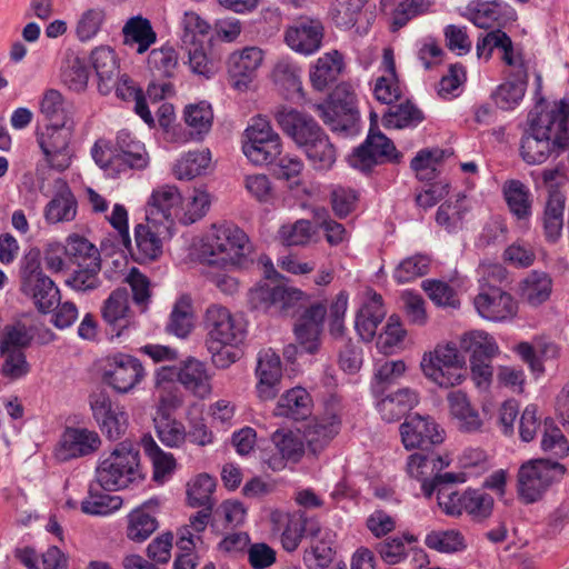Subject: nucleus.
I'll return each instance as SVG.
<instances>
[{
  "label": "nucleus",
  "mask_w": 569,
  "mask_h": 569,
  "mask_svg": "<svg viewBox=\"0 0 569 569\" xmlns=\"http://www.w3.org/2000/svg\"><path fill=\"white\" fill-rule=\"evenodd\" d=\"M72 129L69 126H46L38 133V143L48 164L58 170L68 169L72 160L70 142Z\"/></svg>",
  "instance_id": "obj_12"
},
{
  "label": "nucleus",
  "mask_w": 569,
  "mask_h": 569,
  "mask_svg": "<svg viewBox=\"0 0 569 569\" xmlns=\"http://www.w3.org/2000/svg\"><path fill=\"white\" fill-rule=\"evenodd\" d=\"M64 253L73 264L101 262L100 252L97 247L84 237L72 233L66 239Z\"/></svg>",
  "instance_id": "obj_49"
},
{
  "label": "nucleus",
  "mask_w": 569,
  "mask_h": 569,
  "mask_svg": "<svg viewBox=\"0 0 569 569\" xmlns=\"http://www.w3.org/2000/svg\"><path fill=\"white\" fill-rule=\"evenodd\" d=\"M101 446L99 435L86 428H67L62 433L56 457L61 461L91 455Z\"/></svg>",
  "instance_id": "obj_19"
},
{
  "label": "nucleus",
  "mask_w": 569,
  "mask_h": 569,
  "mask_svg": "<svg viewBox=\"0 0 569 569\" xmlns=\"http://www.w3.org/2000/svg\"><path fill=\"white\" fill-rule=\"evenodd\" d=\"M177 371L180 385L194 397L206 399L212 393L211 375L204 362L188 358Z\"/></svg>",
  "instance_id": "obj_24"
},
{
  "label": "nucleus",
  "mask_w": 569,
  "mask_h": 569,
  "mask_svg": "<svg viewBox=\"0 0 569 569\" xmlns=\"http://www.w3.org/2000/svg\"><path fill=\"white\" fill-rule=\"evenodd\" d=\"M272 442L280 456H273L268 459V465L272 470H281L286 461H298L303 455V445L301 440L291 431L277 430L272 435Z\"/></svg>",
  "instance_id": "obj_34"
},
{
  "label": "nucleus",
  "mask_w": 569,
  "mask_h": 569,
  "mask_svg": "<svg viewBox=\"0 0 569 569\" xmlns=\"http://www.w3.org/2000/svg\"><path fill=\"white\" fill-rule=\"evenodd\" d=\"M116 150L119 157L132 169H143L148 166L149 157L144 146L123 129L117 133Z\"/></svg>",
  "instance_id": "obj_43"
},
{
  "label": "nucleus",
  "mask_w": 569,
  "mask_h": 569,
  "mask_svg": "<svg viewBox=\"0 0 569 569\" xmlns=\"http://www.w3.org/2000/svg\"><path fill=\"white\" fill-rule=\"evenodd\" d=\"M340 426V415L333 411H328L321 418L310 421L305 430L309 449L313 453L322 450L338 435Z\"/></svg>",
  "instance_id": "obj_27"
},
{
  "label": "nucleus",
  "mask_w": 569,
  "mask_h": 569,
  "mask_svg": "<svg viewBox=\"0 0 569 569\" xmlns=\"http://www.w3.org/2000/svg\"><path fill=\"white\" fill-rule=\"evenodd\" d=\"M272 530L281 532V543L284 550L295 551L303 535V521L288 512L276 509L270 512Z\"/></svg>",
  "instance_id": "obj_33"
},
{
  "label": "nucleus",
  "mask_w": 569,
  "mask_h": 569,
  "mask_svg": "<svg viewBox=\"0 0 569 569\" xmlns=\"http://www.w3.org/2000/svg\"><path fill=\"white\" fill-rule=\"evenodd\" d=\"M468 211L466 196L459 194L455 202L448 201L438 208L436 221L448 231H453L462 227L465 214Z\"/></svg>",
  "instance_id": "obj_60"
},
{
  "label": "nucleus",
  "mask_w": 569,
  "mask_h": 569,
  "mask_svg": "<svg viewBox=\"0 0 569 569\" xmlns=\"http://www.w3.org/2000/svg\"><path fill=\"white\" fill-rule=\"evenodd\" d=\"M141 445L152 461L153 480L158 483H163L176 467L173 456L171 453L163 452L149 435L142 437Z\"/></svg>",
  "instance_id": "obj_50"
},
{
  "label": "nucleus",
  "mask_w": 569,
  "mask_h": 569,
  "mask_svg": "<svg viewBox=\"0 0 569 569\" xmlns=\"http://www.w3.org/2000/svg\"><path fill=\"white\" fill-rule=\"evenodd\" d=\"M503 7L508 6L501 0L471 1L467 10L475 26L489 29L499 20Z\"/></svg>",
  "instance_id": "obj_56"
},
{
  "label": "nucleus",
  "mask_w": 569,
  "mask_h": 569,
  "mask_svg": "<svg viewBox=\"0 0 569 569\" xmlns=\"http://www.w3.org/2000/svg\"><path fill=\"white\" fill-rule=\"evenodd\" d=\"M400 157L389 138L379 131L370 130L366 141L349 157V163L366 172L385 159L398 162Z\"/></svg>",
  "instance_id": "obj_15"
},
{
  "label": "nucleus",
  "mask_w": 569,
  "mask_h": 569,
  "mask_svg": "<svg viewBox=\"0 0 569 569\" xmlns=\"http://www.w3.org/2000/svg\"><path fill=\"white\" fill-rule=\"evenodd\" d=\"M423 119L422 112L407 101L389 109L382 117V123L386 128L402 129L417 126Z\"/></svg>",
  "instance_id": "obj_59"
},
{
  "label": "nucleus",
  "mask_w": 569,
  "mask_h": 569,
  "mask_svg": "<svg viewBox=\"0 0 569 569\" xmlns=\"http://www.w3.org/2000/svg\"><path fill=\"white\" fill-rule=\"evenodd\" d=\"M92 417L101 432L110 440L120 439L128 428L124 407L114 402L108 392L94 391L89 396Z\"/></svg>",
  "instance_id": "obj_10"
},
{
  "label": "nucleus",
  "mask_w": 569,
  "mask_h": 569,
  "mask_svg": "<svg viewBox=\"0 0 569 569\" xmlns=\"http://www.w3.org/2000/svg\"><path fill=\"white\" fill-rule=\"evenodd\" d=\"M33 339L32 331L20 320L8 323L0 335V350H22Z\"/></svg>",
  "instance_id": "obj_64"
},
{
  "label": "nucleus",
  "mask_w": 569,
  "mask_h": 569,
  "mask_svg": "<svg viewBox=\"0 0 569 569\" xmlns=\"http://www.w3.org/2000/svg\"><path fill=\"white\" fill-rule=\"evenodd\" d=\"M425 545L430 549L446 553L461 551L467 547L462 533L455 529L429 532L425 538Z\"/></svg>",
  "instance_id": "obj_61"
},
{
  "label": "nucleus",
  "mask_w": 569,
  "mask_h": 569,
  "mask_svg": "<svg viewBox=\"0 0 569 569\" xmlns=\"http://www.w3.org/2000/svg\"><path fill=\"white\" fill-rule=\"evenodd\" d=\"M423 376L440 388L461 385L467 378L466 358L453 342L438 343L422 355Z\"/></svg>",
  "instance_id": "obj_3"
},
{
  "label": "nucleus",
  "mask_w": 569,
  "mask_h": 569,
  "mask_svg": "<svg viewBox=\"0 0 569 569\" xmlns=\"http://www.w3.org/2000/svg\"><path fill=\"white\" fill-rule=\"evenodd\" d=\"M367 0H332L330 17L340 29H351L358 22Z\"/></svg>",
  "instance_id": "obj_54"
},
{
  "label": "nucleus",
  "mask_w": 569,
  "mask_h": 569,
  "mask_svg": "<svg viewBox=\"0 0 569 569\" xmlns=\"http://www.w3.org/2000/svg\"><path fill=\"white\" fill-rule=\"evenodd\" d=\"M566 472L563 465L549 459H533L521 465L518 471V493L526 503H532Z\"/></svg>",
  "instance_id": "obj_6"
},
{
  "label": "nucleus",
  "mask_w": 569,
  "mask_h": 569,
  "mask_svg": "<svg viewBox=\"0 0 569 569\" xmlns=\"http://www.w3.org/2000/svg\"><path fill=\"white\" fill-rule=\"evenodd\" d=\"M182 197L176 186L166 184L153 190L148 201V216L150 221L161 217L166 220H179L181 213Z\"/></svg>",
  "instance_id": "obj_26"
},
{
  "label": "nucleus",
  "mask_w": 569,
  "mask_h": 569,
  "mask_svg": "<svg viewBox=\"0 0 569 569\" xmlns=\"http://www.w3.org/2000/svg\"><path fill=\"white\" fill-rule=\"evenodd\" d=\"M256 375L259 379L257 383L258 397L264 401L273 399L279 391V383L282 377L279 356L271 349L260 351Z\"/></svg>",
  "instance_id": "obj_22"
},
{
  "label": "nucleus",
  "mask_w": 569,
  "mask_h": 569,
  "mask_svg": "<svg viewBox=\"0 0 569 569\" xmlns=\"http://www.w3.org/2000/svg\"><path fill=\"white\" fill-rule=\"evenodd\" d=\"M77 214V201L70 188L62 183L44 209V218L49 223L72 221Z\"/></svg>",
  "instance_id": "obj_39"
},
{
  "label": "nucleus",
  "mask_w": 569,
  "mask_h": 569,
  "mask_svg": "<svg viewBox=\"0 0 569 569\" xmlns=\"http://www.w3.org/2000/svg\"><path fill=\"white\" fill-rule=\"evenodd\" d=\"M563 151V149H557L552 140L540 138L529 129L521 138L520 154L528 164H541L551 156H558Z\"/></svg>",
  "instance_id": "obj_36"
},
{
  "label": "nucleus",
  "mask_w": 569,
  "mask_h": 569,
  "mask_svg": "<svg viewBox=\"0 0 569 569\" xmlns=\"http://www.w3.org/2000/svg\"><path fill=\"white\" fill-rule=\"evenodd\" d=\"M450 412L458 420L459 429L466 432L479 431L482 420L478 411L471 406L467 395L460 390L452 391L447 397Z\"/></svg>",
  "instance_id": "obj_37"
},
{
  "label": "nucleus",
  "mask_w": 569,
  "mask_h": 569,
  "mask_svg": "<svg viewBox=\"0 0 569 569\" xmlns=\"http://www.w3.org/2000/svg\"><path fill=\"white\" fill-rule=\"evenodd\" d=\"M179 67V56L171 46L152 49L147 57V68L154 78H172Z\"/></svg>",
  "instance_id": "obj_45"
},
{
  "label": "nucleus",
  "mask_w": 569,
  "mask_h": 569,
  "mask_svg": "<svg viewBox=\"0 0 569 569\" xmlns=\"http://www.w3.org/2000/svg\"><path fill=\"white\" fill-rule=\"evenodd\" d=\"M419 403V393L410 388H401L382 398L378 405L381 418L395 422L405 417Z\"/></svg>",
  "instance_id": "obj_30"
},
{
  "label": "nucleus",
  "mask_w": 569,
  "mask_h": 569,
  "mask_svg": "<svg viewBox=\"0 0 569 569\" xmlns=\"http://www.w3.org/2000/svg\"><path fill=\"white\" fill-rule=\"evenodd\" d=\"M303 297L300 289L283 283H264L250 291V300L256 308L273 309L281 313L289 312Z\"/></svg>",
  "instance_id": "obj_17"
},
{
  "label": "nucleus",
  "mask_w": 569,
  "mask_h": 569,
  "mask_svg": "<svg viewBox=\"0 0 569 569\" xmlns=\"http://www.w3.org/2000/svg\"><path fill=\"white\" fill-rule=\"evenodd\" d=\"M177 367L162 366L154 372V391L158 397L157 411L172 412L183 403Z\"/></svg>",
  "instance_id": "obj_20"
},
{
  "label": "nucleus",
  "mask_w": 569,
  "mask_h": 569,
  "mask_svg": "<svg viewBox=\"0 0 569 569\" xmlns=\"http://www.w3.org/2000/svg\"><path fill=\"white\" fill-rule=\"evenodd\" d=\"M210 160L209 150L190 151L177 160L172 172L178 180H191L204 172Z\"/></svg>",
  "instance_id": "obj_51"
},
{
  "label": "nucleus",
  "mask_w": 569,
  "mask_h": 569,
  "mask_svg": "<svg viewBox=\"0 0 569 569\" xmlns=\"http://www.w3.org/2000/svg\"><path fill=\"white\" fill-rule=\"evenodd\" d=\"M263 61V52L257 47H247L232 52L227 61L228 73L237 90H246L254 79Z\"/></svg>",
  "instance_id": "obj_18"
},
{
  "label": "nucleus",
  "mask_w": 569,
  "mask_h": 569,
  "mask_svg": "<svg viewBox=\"0 0 569 569\" xmlns=\"http://www.w3.org/2000/svg\"><path fill=\"white\" fill-rule=\"evenodd\" d=\"M122 505L119 496L106 493L91 487L88 497L81 502V510L87 515L107 516L118 510Z\"/></svg>",
  "instance_id": "obj_57"
},
{
  "label": "nucleus",
  "mask_w": 569,
  "mask_h": 569,
  "mask_svg": "<svg viewBox=\"0 0 569 569\" xmlns=\"http://www.w3.org/2000/svg\"><path fill=\"white\" fill-rule=\"evenodd\" d=\"M563 210L565 198L559 193L551 194L545 206L542 214L545 238L551 243L557 242L562 234Z\"/></svg>",
  "instance_id": "obj_46"
},
{
  "label": "nucleus",
  "mask_w": 569,
  "mask_h": 569,
  "mask_svg": "<svg viewBox=\"0 0 569 569\" xmlns=\"http://www.w3.org/2000/svg\"><path fill=\"white\" fill-rule=\"evenodd\" d=\"M251 253L248 236L237 226L222 223L213 226L201 246L202 262L222 269L244 264Z\"/></svg>",
  "instance_id": "obj_2"
},
{
  "label": "nucleus",
  "mask_w": 569,
  "mask_h": 569,
  "mask_svg": "<svg viewBox=\"0 0 569 569\" xmlns=\"http://www.w3.org/2000/svg\"><path fill=\"white\" fill-rule=\"evenodd\" d=\"M134 249L129 246L132 257L140 263H147L160 258L163 252V242L158 232L148 222L134 228Z\"/></svg>",
  "instance_id": "obj_29"
},
{
  "label": "nucleus",
  "mask_w": 569,
  "mask_h": 569,
  "mask_svg": "<svg viewBox=\"0 0 569 569\" xmlns=\"http://www.w3.org/2000/svg\"><path fill=\"white\" fill-rule=\"evenodd\" d=\"M204 327L207 330L206 343H228L231 347H238L247 335L243 320L219 305L210 306L207 309Z\"/></svg>",
  "instance_id": "obj_9"
},
{
  "label": "nucleus",
  "mask_w": 569,
  "mask_h": 569,
  "mask_svg": "<svg viewBox=\"0 0 569 569\" xmlns=\"http://www.w3.org/2000/svg\"><path fill=\"white\" fill-rule=\"evenodd\" d=\"M272 116L282 132L302 149L315 169L328 170L333 166L336 148L312 116L284 104L276 107Z\"/></svg>",
  "instance_id": "obj_1"
},
{
  "label": "nucleus",
  "mask_w": 569,
  "mask_h": 569,
  "mask_svg": "<svg viewBox=\"0 0 569 569\" xmlns=\"http://www.w3.org/2000/svg\"><path fill=\"white\" fill-rule=\"evenodd\" d=\"M139 477V450L128 440L118 443L96 469V480L104 490L126 488Z\"/></svg>",
  "instance_id": "obj_4"
},
{
  "label": "nucleus",
  "mask_w": 569,
  "mask_h": 569,
  "mask_svg": "<svg viewBox=\"0 0 569 569\" xmlns=\"http://www.w3.org/2000/svg\"><path fill=\"white\" fill-rule=\"evenodd\" d=\"M90 62L98 78L99 92L109 94L120 73L116 52L108 46L97 47L91 51Z\"/></svg>",
  "instance_id": "obj_25"
},
{
  "label": "nucleus",
  "mask_w": 569,
  "mask_h": 569,
  "mask_svg": "<svg viewBox=\"0 0 569 569\" xmlns=\"http://www.w3.org/2000/svg\"><path fill=\"white\" fill-rule=\"evenodd\" d=\"M332 104H318L317 110L320 112V117L326 124L331 126L333 130L346 129V126L336 124L335 116L338 114L339 110H342L351 119H353L356 96L347 83L338 84L332 94Z\"/></svg>",
  "instance_id": "obj_31"
},
{
  "label": "nucleus",
  "mask_w": 569,
  "mask_h": 569,
  "mask_svg": "<svg viewBox=\"0 0 569 569\" xmlns=\"http://www.w3.org/2000/svg\"><path fill=\"white\" fill-rule=\"evenodd\" d=\"M401 441L406 449H430L443 441V430L429 416L407 417L400 426Z\"/></svg>",
  "instance_id": "obj_16"
},
{
  "label": "nucleus",
  "mask_w": 569,
  "mask_h": 569,
  "mask_svg": "<svg viewBox=\"0 0 569 569\" xmlns=\"http://www.w3.org/2000/svg\"><path fill=\"white\" fill-rule=\"evenodd\" d=\"M446 466L448 462L435 452H416L409 456L406 470L410 478L421 482L423 495L430 498L439 485L453 482L456 479L453 473L440 475Z\"/></svg>",
  "instance_id": "obj_11"
},
{
  "label": "nucleus",
  "mask_w": 569,
  "mask_h": 569,
  "mask_svg": "<svg viewBox=\"0 0 569 569\" xmlns=\"http://www.w3.org/2000/svg\"><path fill=\"white\" fill-rule=\"evenodd\" d=\"M529 130L540 138L552 140L557 149L569 148V97L556 102L551 109L531 113Z\"/></svg>",
  "instance_id": "obj_8"
},
{
  "label": "nucleus",
  "mask_w": 569,
  "mask_h": 569,
  "mask_svg": "<svg viewBox=\"0 0 569 569\" xmlns=\"http://www.w3.org/2000/svg\"><path fill=\"white\" fill-rule=\"evenodd\" d=\"M103 321L113 328H127L133 323L129 293L126 288L114 289L101 306Z\"/></svg>",
  "instance_id": "obj_28"
},
{
  "label": "nucleus",
  "mask_w": 569,
  "mask_h": 569,
  "mask_svg": "<svg viewBox=\"0 0 569 569\" xmlns=\"http://www.w3.org/2000/svg\"><path fill=\"white\" fill-rule=\"evenodd\" d=\"M154 428L160 441L167 447H180L187 437L182 422L171 417V412H156Z\"/></svg>",
  "instance_id": "obj_48"
},
{
  "label": "nucleus",
  "mask_w": 569,
  "mask_h": 569,
  "mask_svg": "<svg viewBox=\"0 0 569 569\" xmlns=\"http://www.w3.org/2000/svg\"><path fill=\"white\" fill-rule=\"evenodd\" d=\"M274 413L295 420L307 418L311 413L310 395L299 387L287 391L280 397Z\"/></svg>",
  "instance_id": "obj_41"
},
{
  "label": "nucleus",
  "mask_w": 569,
  "mask_h": 569,
  "mask_svg": "<svg viewBox=\"0 0 569 569\" xmlns=\"http://www.w3.org/2000/svg\"><path fill=\"white\" fill-rule=\"evenodd\" d=\"M214 488L216 481L208 473L196 476L187 485L188 505L193 508L213 507L212 493Z\"/></svg>",
  "instance_id": "obj_52"
},
{
  "label": "nucleus",
  "mask_w": 569,
  "mask_h": 569,
  "mask_svg": "<svg viewBox=\"0 0 569 569\" xmlns=\"http://www.w3.org/2000/svg\"><path fill=\"white\" fill-rule=\"evenodd\" d=\"M502 191L510 212L519 220L528 219L532 206L529 188L519 180H509Z\"/></svg>",
  "instance_id": "obj_44"
},
{
  "label": "nucleus",
  "mask_w": 569,
  "mask_h": 569,
  "mask_svg": "<svg viewBox=\"0 0 569 569\" xmlns=\"http://www.w3.org/2000/svg\"><path fill=\"white\" fill-rule=\"evenodd\" d=\"M40 112L50 122L48 126H67L72 118V104L58 90L49 89L41 99Z\"/></svg>",
  "instance_id": "obj_40"
},
{
  "label": "nucleus",
  "mask_w": 569,
  "mask_h": 569,
  "mask_svg": "<svg viewBox=\"0 0 569 569\" xmlns=\"http://www.w3.org/2000/svg\"><path fill=\"white\" fill-rule=\"evenodd\" d=\"M123 44L137 46V53L143 54L156 43L157 33L151 22L142 17L129 18L122 27Z\"/></svg>",
  "instance_id": "obj_32"
},
{
  "label": "nucleus",
  "mask_w": 569,
  "mask_h": 569,
  "mask_svg": "<svg viewBox=\"0 0 569 569\" xmlns=\"http://www.w3.org/2000/svg\"><path fill=\"white\" fill-rule=\"evenodd\" d=\"M541 449L555 458H563L569 452V442L552 419H546L542 423Z\"/></svg>",
  "instance_id": "obj_58"
},
{
  "label": "nucleus",
  "mask_w": 569,
  "mask_h": 569,
  "mask_svg": "<svg viewBox=\"0 0 569 569\" xmlns=\"http://www.w3.org/2000/svg\"><path fill=\"white\" fill-rule=\"evenodd\" d=\"M157 528V519L147 513L142 508L134 509L128 516L127 537L132 541H144Z\"/></svg>",
  "instance_id": "obj_62"
},
{
  "label": "nucleus",
  "mask_w": 569,
  "mask_h": 569,
  "mask_svg": "<svg viewBox=\"0 0 569 569\" xmlns=\"http://www.w3.org/2000/svg\"><path fill=\"white\" fill-rule=\"evenodd\" d=\"M323 26L316 19H301L290 26L284 33L286 43L302 54H312L322 42Z\"/></svg>",
  "instance_id": "obj_21"
},
{
  "label": "nucleus",
  "mask_w": 569,
  "mask_h": 569,
  "mask_svg": "<svg viewBox=\"0 0 569 569\" xmlns=\"http://www.w3.org/2000/svg\"><path fill=\"white\" fill-rule=\"evenodd\" d=\"M193 327V311L191 299L188 297L179 298L171 311L167 331L179 338L187 337Z\"/></svg>",
  "instance_id": "obj_53"
},
{
  "label": "nucleus",
  "mask_w": 569,
  "mask_h": 569,
  "mask_svg": "<svg viewBox=\"0 0 569 569\" xmlns=\"http://www.w3.org/2000/svg\"><path fill=\"white\" fill-rule=\"evenodd\" d=\"M342 67V56L337 50L323 54L317 60L310 72L312 87L318 91L325 90L337 80Z\"/></svg>",
  "instance_id": "obj_38"
},
{
  "label": "nucleus",
  "mask_w": 569,
  "mask_h": 569,
  "mask_svg": "<svg viewBox=\"0 0 569 569\" xmlns=\"http://www.w3.org/2000/svg\"><path fill=\"white\" fill-rule=\"evenodd\" d=\"M473 305L477 312L490 321H505L517 313V303L511 295L492 283L480 284Z\"/></svg>",
  "instance_id": "obj_14"
},
{
  "label": "nucleus",
  "mask_w": 569,
  "mask_h": 569,
  "mask_svg": "<svg viewBox=\"0 0 569 569\" xmlns=\"http://www.w3.org/2000/svg\"><path fill=\"white\" fill-rule=\"evenodd\" d=\"M146 370L139 359L127 353H116L107 359L106 382L119 393H128L139 385Z\"/></svg>",
  "instance_id": "obj_13"
},
{
  "label": "nucleus",
  "mask_w": 569,
  "mask_h": 569,
  "mask_svg": "<svg viewBox=\"0 0 569 569\" xmlns=\"http://www.w3.org/2000/svg\"><path fill=\"white\" fill-rule=\"evenodd\" d=\"M61 81L74 92L84 91L89 81L84 59L74 52L67 53L61 68Z\"/></svg>",
  "instance_id": "obj_47"
},
{
  "label": "nucleus",
  "mask_w": 569,
  "mask_h": 569,
  "mask_svg": "<svg viewBox=\"0 0 569 569\" xmlns=\"http://www.w3.org/2000/svg\"><path fill=\"white\" fill-rule=\"evenodd\" d=\"M20 278L21 292L32 299L40 312L47 313L58 305L60 291L54 282L43 273L38 252L30 251L24 257Z\"/></svg>",
  "instance_id": "obj_5"
},
{
  "label": "nucleus",
  "mask_w": 569,
  "mask_h": 569,
  "mask_svg": "<svg viewBox=\"0 0 569 569\" xmlns=\"http://www.w3.org/2000/svg\"><path fill=\"white\" fill-rule=\"evenodd\" d=\"M366 295L367 299L356 315L355 328L363 341L370 342L387 312L379 293L369 290Z\"/></svg>",
  "instance_id": "obj_23"
},
{
  "label": "nucleus",
  "mask_w": 569,
  "mask_h": 569,
  "mask_svg": "<svg viewBox=\"0 0 569 569\" xmlns=\"http://www.w3.org/2000/svg\"><path fill=\"white\" fill-rule=\"evenodd\" d=\"M552 291V280L543 271H531L520 284L522 299L531 306H539L547 301Z\"/></svg>",
  "instance_id": "obj_42"
},
{
  "label": "nucleus",
  "mask_w": 569,
  "mask_h": 569,
  "mask_svg": "<svg viewBox=\"0 0 569 569\" xmlns=\"http://www.w3.org/2000/svg\"><path fill=\"white\" fill-rule=\"evenodd\" d=\"M107 18L104 8L93 7L86 9L78 18L74 32L79 41L92 40L102 29Z\"/></svg>",
  "instance_id": "obj_55"
},
{
  "label": "nucleus",
  "mask_w": 569,
  "mask_h": 569,
  "mask_svg": "<svg viewBox=\"0 0 569 569\" xmlns=\"http://www.w3.org/2000/svg\"><path fill=\"white\" fill-rule=\"evenodd\" d=\"M183 117L191 134L203 136L209 132L213 121V111L209 103L199 102L184 108Z\"/></svg>",
  "instance_id": "obj_63"
},
{
  "label": "nucleus",
  "mask_w": 569,
  "mask_h": 569,
  "mask_svg": "<svg viewBox=\"0 0 569 569\" xmlns=\"http://www.w3.org/2000/svg\"><path fill=\"white\" fill-rule=\"evenodd\" d=\"M460 349L470 355V360H492L499 353V347L488 332L472 330L460 337Z\"/></svg>",
  "instance_id": "obj_35"
},
{
  "label": "nucleus",
  "mask_w": 569,
  "mask_h": 569,
  "mask_svg": "<svg viewBox=\"0 0 569 569\" xmlns=\"http://www.w3.org/2000/svg\"><path fill=\"white\" fill-rule=\"evenodd\" d=\"M244 134L242 150L253 164H268L280 156L281 138L266 118L260 116L253 118Z\"/></svg>",
  "instance_id": "obj_7"
}]
</instances>
